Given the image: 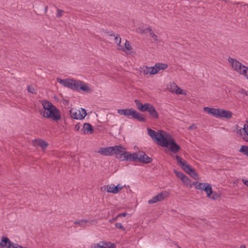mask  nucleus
Masks as SVG:
<instances>
[{
	"label": "nucleus",
	"mask_w": 248,
	"mask_h": 248,
	"mask_svg": "<svg viewBox=\"0 0 248 248\" xmlns=\"http://www.w3.org/2000/svg\"><path fill=\"white\" fill-rule=\"evenodd\" d=\"M42 105L44 110L40 111V114L45 118H50L55 121H59L61 118L59 110L50 102L44 101Z\"/></svg>",
	"instance_id": "obj_1"
},
{
	"label": "nucleus",
	"mask_w": 248,
	"mask_h": 248,
	"mask_svg": "<svg viewBox=\"0 0 248 248\" xmlns=\"http://www.w3.org/2000/svg\"><path fill=\"white\" fill-rule=\"evenodd\" d=\"M57 81L63 86L72 90L76 91L82 90L86 92H89L91 91L87 84L80 80L70 78L62 79L57 78Z\"/></svg>",
	"instance_id": "obj_2"
},
{
	"label": "nucleus",
	"mask_w": 248,
	"mask_h": 248,
	"mask_svg": "<svg viewBox=\"0 0 248 248\" xmlns=\"http://www.w3.org/2000/svg\"><path fill=\"white\" fill-rule=\"evenodd\" d=\"M117 112L120 115H124L129 119H135L140 122L145 121V118L142 115L132 108L119 109L117 110Z\"/></svg>",
	"instance_id": "obj_3"
},
{
	"label": "nucleus",
	"mask_w": 248,
	"mask_h": 248,
	"mask_svg": "<svg viewBox=\"0 0 248 248\" xmlns=\"http://www.w3.org/2000/svg\"><path fill=\"white\" fill-rule=\"evenodd\" d=\"M228 60L236 72L245 76L248 79V67L247 66L244 65L238 61L231 57H229Z\"/></svg>",
	"instance_id": "obj_4"
},
{
	"label": "nucleus",
	"mask_w": 248,
	"mask_h": 248,
	"mask_svg": "<svg viewBox=\"0 0 248 248\" xmlns=\"http://www.w3.org/2000/svg\"><path fill=\"white\" fill-rule=\"evenodd\" d=\"M147 131L148 134L153 140L156 141L158 144L160 146L166 145L167 142H163V141L165 140V138L168 133L167 132L163 130H160L157 132L149 128H147Z\"/></svg>",
	"instance_id": "obj_5"
},
{
	"label": "nucleus",
	"mask_w": 248,
	"mask_h": 248,
	"mask_svg": "<svg viewBox=\"0 0 248 248\" xmlns=\"http://www.w3.org/2000/svg\"><path fill=\"white\" fill-rule=\"evenodd\" d=\"M122 145H116L114 146L108 147L105 148H100L97 153L106 156L112 155H119L120 152H122Z\"/></svg>",
	"instance_id": "obj_6"
},
{
	"label": "nucleus",
	"mask_w": 248,
	"mask_h": 248,
	"mask_svg": "<svg viewBox=\"0 0 248 248\" xmlns=\"http://www.w3.org/2000/svg\"><path fill=\"white\" fill-rule=\"evenodd\" d=\"M163 142H166L167 144L166 145L162 146L165 147H168L169 146L170 151L174 154L178 153L180 150V146L175 142L174 139L169 133H167Z\"/></svg>",
	"instance_id": "obj_7"
},
{
	"label": "nucleus",
	"mask_w": 248,
	"mask_h": 248,
	"mask_svg": "<svg viewBox=\"0 0 248 248\" xmlns=\"http://www.w3.org/2000/svg\"><path fill=\"white\" fill-rule=\"evenodd\" d=\"M122 150H120L122 152H120L119 156L117 157L120 160H130V161H135L138 160V154L136 153L132 154L126 151V149L122 146Z\"/></svg>",
	"instance_id": "obj_8"
},
{
	"label": "nucleus",
	"mask_w": 248,
	"mask_h": 248,
	"mask_svg": "<svg viewBox=\"0 0 248 248\" xmlns=\"http://www.w3.org/2000/svg\"><path fill=\"white\" fill-rule=\"evenodd\" d=\"M70 116L75 119L81 120L85 118L87 113L84 108H81L80 110H76L72 108L70 110Z\"/></svg>",
	"instance_id": "obj_9"
},
{
	"label": "nucleus",
	"mask_w": 248,
	"mask_h": 248,
	"mask_svg": "<svg viewBox=\"0 0 248 248\" xmlns=\"http://www.w3.org/2000/svg\"><path fill=\"white\" fill-rule=\"evenodd\" d=\"M0 246L2 247H6L7 248H24L18 244L11 242L8 238L5 236L1 237Z\"/></svg>",
	"instance_id": "obj_10"
},
{
	"label": "nucleus",
	"mask_w": 248,
	"mask_h": 248,
	"mask_svg": "<svg viewBox=\"0 0 248 248\" xmlns=\"http://www.w3.org/2000/svg\"><path fill=\"white\" fill-rule=\"evenodd\" d=\"M175 158L179 165L186 172L188 173L189 171H191L192 168L185 160L178 155H176Z\"/></svg>",
	"instance_id": "obj_11"
},
{
	"label": "nucleus",
	"mask_w": 248,
	"mask_h": 248,
	"mask_svg": "<svg viewBox=\"0 0 248 248\" xmlns=\"http://www.w3.org/2000/svg\"><path fill=\"white\" fill-rule=\"evenodd\" d=\"M116 247L114 243L107 241H100L99 243L93 244L91 245V248H115Z\"/></svg>",
	"instance_id": "obj_12"
},
{
	"label": "nucleus",
	"mask_w": 248,
	"mask_h": 248,
	"mask_svg": "<svg viewBox=\"0 0 248 248\" xmlns=\"http://www.w3.org/2000/svg\"><path fill=\"white\" fill-rule=\"evenodd\" d=\"M138 160L139 162L148 164L152 162V158L147 156L144 152H140L138 154Z\"/></svg>",
	"instance_id": "obj_13"
},
{
	"label": "nucleus",
	"mask_w": 248,
	"mask_h": 248,
	"mask_svg": "<svg viewBox=\"0 0 248 248\" xmlns=\"http://www.w3.org/2000/svg\"><path fill=\"white\" fill-rule=\"evenodd\" d=\"M168 89L170 92L175 93L177 94H184V91L179 87L174 82L170 83Z\"/></svg>",
	"instance_id": "obj_14"
},
{
	"label": "nucleus",
	"mask_w": 248,
	"mask_h": 248,
	"mask_svg": "<svg viewBox=\"0 0 248 248\" xmlns=\"http://www.w3.org/2000/svg\"><path fill=\"white\" fill-rule=\"evenodd\" d=\"M147 108L146 111H148L150 114V116L154 118L157 119L158 117V115L157 111L155 108L152 105L148 103V105H146Z\"/></svg>",
	"instance_id": "obj_15"
},
{
	"label": "nucleus",
	"mask_w": 248,
	"mask_h": 248,
	"mask_svg": "<svg viewBox=\"0 0 248 248\" xmlns=\"http://www.w3.org/2000/svg\"><path fill=\"white\" fill-rule=\"evenodd\" d=\"M232 117V113L229 110H223L219 108V112L218 113V117L219 118H226L230 119Z\"/></svg>",
	"instance_id": "obj_16"
},
{
	"label": "nucleus",
	"mask_w": 248,
	"mask_h": 248,
	"mask_svg": "<svg viewBox=\"0 0 248 248\" xmlns=\"http://www.w3.org/2000/svg\"><path fill=\"white\" fill-rule=\"evenodd\" d=\"M81 131L84 134H89L93 133V129L91 124L89 123H84Z\"/></svg>",
	"instance_id": "obj_17"
},
{
	"label": "nucleus",
	"mask_w": 248,
	"mask_h": 248,
	"mask_svg": "<svg viewBox=\"0 0 248 248\" xmlns=\"http://www.w3.org/2000/svg\"><path fill=\"white\" fill-rule=\"evenodd\" d=\"M203 109L204 111L207 112L208 114H211L212 116L217 118L219 108H210L208 107H206L203 108Z\"/></svg>",
	"instance_id": "obj_18"
},
{
	"label": "nucleus",
	"mask_w": 248,
	"mask_h": 248,
	"mask_svg": "<svg viewBox=\"0 0 248 248\" xmlns=\"http://www.w3.org/2000/svg\"><path fill=\"white\" fill-rule=\"evenodd\" d=\"M206 186H205L204 187V188L202 190H204V191L206 192V193L207 194V196L208 198H211L213 200H215L216 199L215 197L211 196V194L213 193V191H212V188L211 185L208 183H206Z\"/></svg>",
	"instance_id": "obj_19"
},
{
	"label": "nucleus",
	"mask_w": 248,
	"mask_h": 248,
	"mask_svg": "<svg viewBox=\"0 0 248 248\" xmlns=\"http://www.w3.org/2000/svg\"><path fill=\"white\" fill-rule=\"evenodd\" d=\"M34 144L41 147L43 150L45 149L48 146V143L45 140L40 139L35 140H34Z\"/></svg>",
	"instance_id": "obj_20"
},
{
	"label": "nucleus",
	"mask_w": 248,
	"mask_h": 248,
	"mask_svg": "<svg viewBox=\"0 0 248 248\" xmlns=\"http://www.w3.org/2000/svg\"><path fill=\"white\" fill-rule=\"evenodd\" d=\"M135 102L137 106V108L139 109H140L141 111L144 112L146 111L147 108V107H146V105H148V103H145L144 104H142L139 100L136 99L135 100Z\"/></svg>",
	"instance_id": "obj_21"
},
{
	"label": "nucleus",
	"mask_w": 248,
	"mask_h": 248,
	"mask_svg": "<svg viewBox=\"0 0 248 248\" xmlns=\"http://www.w3.org/2000/svg\"><path fill=\"white\" fill-rule=\"evenodd\" d=\"M156 196L157 197H158V201L160 202L164 200L165 199L169 197V193L167 191H164L158 193Z\"/></svg>",
	"instance_id": "obj_22"
},
{
	"label": "nucleus",
	"mask_w": 248,
	"mask_h": 248,
	"mask_svg": "<svg viewBox=\"0 0 248 248\" xmlns=\"http://www.w3.org/2000/svg\"><path fill=\"white\" fill-rule=\"evenodd\" d=\"M156 196L157 197H158V201L160 202L164 200L165 199L169 197V193L167 191H164L158 193Z\"/></svg>",
	"instance_id": "obj_23"
},
{
	"label": "nucleus",
	"mask_w": 248,
	"mask_h": 248,
	"mask_svg": "<svg viewBox=\"0 0 248 248\" xmlns=\"http://www.w3.org/2000/svg\"><path fill=\"white\" fill-rule=\"evenodd\" d=\"M104 188L105 190H106L108 192L116 194V191H117V188H115V186L114 184L104 186Z\"/></svg>",
	"instance_id": "obj_24"
},
{
	"label": "nucleus",
	"mask_w": 248,
	"mask_h": 248,
	"mask_svg": "<svg viewBox=\"0 0 248 248\" xmlns=\"http://www.w3.org/2000/svg\"><path fill=\"white\" fill-rule=\"evenodd\" d=\"M181 181L186 186H189L190 188L193 186V182L186 175Z\"/></svg>",
	"instance_id": "obj_25"
},
{
	"label": "nucleus",
	"mask_w": 248,
	"mask_h": 248,
	"mask_svg": "<svg viewBox=\"0 0 248 248\" xmlns=\"http://www.w3.org/2000/svg\"><path fill=\"white\" fill-rule=\"evenodd\" d=\"M206 183H200L199 182H194L193 183V186H194L196 189H199L202 190L204 187L205 186Z\"/></svg>",
	"instance_id": "obj_26"
},
{
	"label": "nucleus",
	"mask_w": 248,
	"mask_h": 248,
	"mask_svg": "<svg viewBox=\"0 0 248 248\" xmlns=\"http://www.w3.org/2000/svg\"><path fill=\"white\" fill-rule=\"evenodd\" d=\"M110 36H114L115 37V42L118 45V46L121 47L120 48H118L119 50H122L123 51L124 50V48H123V46H121L120 45L121 42V38L120 37L119 35L118 34H116L115 35L114 34H110Z\"/></svg>",
	"instance_id": "obj_27"
},
{
	"label": "nucleus",
	"mask_w": 248,
	"mask_h": 248,
	"mask_svg": "<svg viewBox=\"0 0 248 248\" xmlns=\"http://www.w3.org/2000/svg\"><path fill=\"white\" fill-rule=\"evenodd\" d=\"M140 73H142L144 75L148 74L150 75V67L147 66H144L142 68L141 67Z\"/></svg>",
	"instance_id": "obj_28"
},
{
	"label": "nucleus",
	"mask_w": 248,
	"mask_h": 248,
	"mask_svg": "<svg viewBox=\"0 0 248 248\" xmlns=\"http://www.w3.org/2000/svg\"><path fill=\"white\" fill-rule=\"evenodd\" d=\"M155 64L158 71L160 70H164L168 67V64L166 63H156Z\"/></svg>",
	"instance_id": "obj_29"
},
{
	"label": "nucleus",
	"mask_w": 248,
	"mask_h": 248,
	"mask_svg": "<svg viewBox=\"0 0 248 248\" xmlns=\"http://www.w3.org/2000/svg\"><path fill=\"white\" fill-rule=\"evenodd\" d=\"M89 221L86 219H81L78 220H76L74 222L75 224L78 225L81 227L84 226L85 224L87 223H88Z\"/></svg>",
	"instance_id": "obj_30"
},
{
	"label": "nucleus",
	"mask_w": 248,
	"mask_h": 248,
	"mask_svg": "<svg viewBox=\"0 0 248 248\" xmlns=\"http://www.w3.org/2000/svg\"><path fill=\"white\" fill-rule=\"evenodd\" d=\"M241 153H243L244 155L248 156V146L242 145L239 150Z\"/></svg>",
	"instance_id": "obj_31"
},
{
	"label": "nucleus",
	"mask_w": 248,
	"mask_h": 248,
	"mask_svg": "<svg viewBox=\"0 0 248 248\" xmlns=\"http://www.w3.org/2000/svg\"><path fill=\"white\" fill-rule=\"evenodd\" d=\"M187 173L195 180L198 179V175L193 168Z\"/></svg>",
	"instance_id": "obj_32"
},
{
	"label": "nucleus",
	"mask_w": 248,
	"mask_h": 248,
	"mask_svg": "<svg viewBox=\"0 0 248 248\" xmlns=\"http://www.w3.org/2000/svg\"><path fill=\"white\" fill-rule=\"evenodd\" d=\"M174 172L175 174V175H176V176L177 177H178L179 178H180L181 180L186 176V175H185L183 172H180V171H177L176 170H174Z\"/></svg>",
	"instance_id": "obj_33"
},
{
	"label": "nucleus",
	"mask_w": 248,
	"mask_h": 248,
	"mask_svg": "<svg viewBox=\"0 0 248 248\" xmlns=\"http://www.w3.org/2000/svg\"><path fill=\"white\" fill-rule=\"evenodd\" d=\"M150 67V75H155L156 74L158 71L156 66V64L153 67Z\"/></svg>",
	"instance_id": "obj_34"
},
{
	"label": "nucleus",
	"mask_w": 248,
	"mask_h": 248,
	"mask_svg": "<svg viewBox=\"0 0 248 248\" xmlns=\"http://www.w3.org/2000/svg\"><path fill=\"white\" fill-rule=\"evenodd\" d=\"M158 198L157 197V196H154L152 199H151L150 200H149L148 202V203L149 204H153V203H156L157 202H158Z\"/></svg>",
	"instance_id": "obj_35"
},
{
	"label": "nucleus",
	"mask_w": 248,
	"mask_h": 248,
	"mask_svg": "<svg viewBox=\"0 0 248 248\" xmlns=\"http://www.w3.org/2000/svg\"><path fill=\"white\" fill-rule=\"evenodd\" d=\"M124 47L128 50H131L132 48L129 42L127 40H125Z\"/></svg>",
	"instance_id": "obj_36"
},
{
	"label": "nucleus",
	"mask_w": 248,
	"mask_h": 248,
	"mask_svg": "<svg viewBox=\"0 0 248 248\" xmlns=\"http://www.w3.org/2000/svg\"><path fill=\"white\" fill-rule=\"evenodd\" d=\"M27 89L28 92H30V93H31L32 94L36 93L35 90L33 86H28Z\"/></svg>",
	"instance_id": "obj_37"
},
{
	"label": "nucleus",
	"mask_w": 248,
	"mask_h": 248,
	"mask_svg": "<svg viewBox=\"0 0 248 248\" xmlns=\"http://www.w3.org/2000/svg\"><path fill=\"white\" fill-rule=\"evenodd\" d=\"M63 13V11L59 9H57V13L56 14V16L58 18H60L62 16Z\"/></svg>",
	"instance_id": "obj_38"
},
{
	"label": "nucleus",
	"mask_w": 248,
	"mask_h": 248,
	"mask_svg": "<svg viewBox=\"0 0 248 248\" xmlns=\"http://www.w3.org/2000/svg\"><path fill=\"white\" fill-rule=\"evenodd\" d=\"M115 226L117 228L120 229L123 231L125 230L124 228L121 223H116Z\"/></svg>",
	"instance_id": "obj_39"
},
{
	"label": "nucleus",
	"mask_w": 248,
	"mask_h": 248,
	"mask_svg": "<svg viewBox=\"0 0 248 248\" xmlns=\"http://www.w3.org/2000/svg\"><path fill=\"white\" fill-rule=\"evenodd\" d=\"M150 34L154 41H157L158 40L157 36L156 34H155L153 31L150 32Z\"/></svg>",
	"instance_id": "obj_40"
},
{
	"label": "nucleus",
	"mask_w": 248,
	"mask_h": 248,
	"mask_svg": "<svg viewBox=\"0 0 248 248\" xmlns=\"http://www.w3.org/2000/svg\"><path fill=\"white\" fill-rule=\"evenodd\" d=\"M243 130L245 132V133L247 135L248 137V125L245 124L244 125ZM247 141H248V140H247Z\"/></svg>",
	"instance_id": "obj_41"
},
{
	"label": "nucleus",
	"mask_w": 248,
	"mask_h": 248,
	"mask_svg": "<svg viewBox=\"0 0 248 248\" xmlns=\"http://www.w3.org/2000/svg\"><path fill=\"white\" fill-rule=\"evenodd\" d=\"M115 188H117V191H116V193H118L122 189L123 186L120 184H118L117 186H115Z\"/></svg>",
	"instance_id": "obj_42"
},
{
	"label": "nucleus",
	"mask_w": 248,
	"mask_h": 248,
	"mask_svg": "<svg viewBox=\"0 0 248 248\" xmlns=\"http://www.w3.org/2000/svg\"><path fill=\"white\" fill-rule=\"evenodd\" d=\"M146 31H149L150 32H153L151 28H147L141 31V33H142L143 32H145Z\"/></svg>",
	"instance_id": "obj_43"
},
{
	"label": "nucleus",
	"mask_w": 248,
	"mask_h": 248,
	"mask_svg": "<svg viewBox=\"0 0 248 248\" xmlns=\"http://www.w3.org/2000/svg\"><path fill=\"white\" fill-rule=\"evenodd\" d=\"M239 92L241 93H242V94H244L245 95H247L248 96V91H247L246 90H245L244 89H241Z\"/></svg>",
	"instance_id": "obj_44"
},
{
	"label": "nucleus",
	"mask_w": 248,
	"mask_h": 248,
	"mask_svg": "<svg viewBox=\"0 0 248 248\" xmlns=\"http://www.w3.org/2000/svg\"><path fill=\"white\" fill-rule=\"evenodd\" d=\"M80 124L78 123L75 125L74 129L76 131H78L80 129Z\"/></svg>",
	"instance_id": "obj_45"
},
{
	"label": "nucleus",
	"mask_w": 248,
	"mask_h": 248,
	"mask_svg": "<svg viewBox=\"0 0 248 248\" xmlns=\"http://www.w3.org/2000/svg\"><path fill=\"white\" fill-rule=\"evenodd\" d=\"M126 215V213H120L119 214H118L117 216V217H125Z\"/></svg>",
	"instance_id": "obj_46"
},
{
	"label": "nucleus",
	"mask_w": 248,
	"mask_h": 248,
	"mask_svg": "<svg viewBox=\"0 0 248 248\" xmlns=\"http://www.w3.org/2000/svg\"><path fill=\"white\" fill-rule=\"evenodd\" d=\"M242 182H243V183L247 186H248V180H246V179H242Z\"/></svg>",
	"instance_id": "obj_47"
},
{
	"label": "nucleus",
	"mask_w": 248,
	"mask_h": 248,
	"mask_svg": "<svg viewBox=\"0 0 248 248\" xmlns=\"http://www.w3.org/2000/svg\"><path fill=\"white\" fill-rule=\"evenodd\" d=\"M174 247H177V248H180V247L177 244H174Z\"/></svg>",
	"instance_id": "obj_48"
},
{
	"label": "nucleus",
	"mask_w": 248,
	"mask_h": 248,
	"mask_svg": "<svg viewBox=\"0 0 248 248\" xmlns=\"http://www.w3.org/2000/svg\"><path fill=\"white\" fill-rule=\"evenodd\" d=\"M240 248H246V246H245V245H241V246L240 247Z\"/></svg>",
	"instance_id": "obj_49"
},
{
	"label": "nucleus",
	"mask_w": 248,
	"mask_h": 248,
	"mask_svg": "<svg viewBox=\"0 0 248 248\" xmlns=\"http://www.w3.org/2000/svg\"><path fill=\"white\" fill-rule=\"evenodd\" d=\"M212 196H214L216 197V199L217 198V195H216V193H214L213 195Z\"/></svg>",
	"instance_id": "obj_50"
},
{
	"label": "nucleus",
	"mask_w": 248,
	"mask_h": 248,
	"mask_svg": "<svg viewBox=\"0 0 248 248\" xmlns=\"http://www.w3.org/2000/svg\"><path fill=\"white\" fill-rule=\"evenodd\" d=\"M116 219V218H113L112 219H110L109 221H110V222H111L112 221H113L114 220H115Z\"/></svg>",
	"instance_id": "obj_51"
},
{
	"label": "nucleus",
	"mask_w": 248,
	"mask_h": 248,
	"mask_svg": "<svg viewBox=\"0 0 248 248\" xmlns=\"http://www.w3.org/2000/svg\"><path fill=\"white\" fill-rule=\"evenodd\" d=\"M47 7H46L45 8V12H46L47 11Z\"/></svg>",
	"instance_id": "obj_52"
},
{
	"label": "nucleus",
	"mask_w": 248,
	"mask_h": 248,
	"mask_svg": "<svg viewBox=\"0 0 248 248\" xmlns=\"http://www.w3.org/2000/svg\"><path fill=\"white\" fill-rule=\"evenodd\" d=\"M101 191H103V187H101Z\"/></svg>",
	"instance_id": "obj_53"
},
{
	"label": "nucleus",
	"mask_w": 248,
	"mask_h": 248,
	"mask_svg": "<svg viewBox=\"0 0 248 248\" xmlns=\"http://www.w3.org/2000/svg\"><path fill=\"white\" fill-rule=\"evenodd\" d=\"M189 128H192V127L191 126H190V127H189Z\"/></svg>",
	"instance_id": "obj_54"
}]
</instances>
